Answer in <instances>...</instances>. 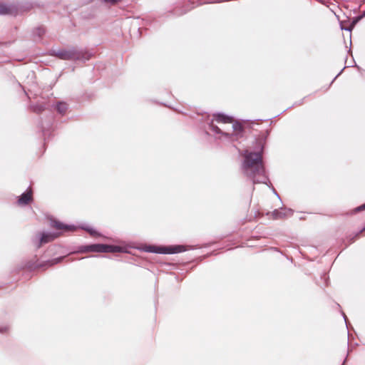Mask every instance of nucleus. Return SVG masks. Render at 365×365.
<instances>
[{
    "label": "nucleus",
    "mask_w": 365,
    "mask_h": 365,
    "mask_svg": "<svg viewBox=\"0 0 365 365\" xmlns=\"http://www.w3.org/2000/svg\"><path fill=\"white\" fill-rule=\"evenodd\" d=\"M243 156L245 161L242 167L245 173L252 178L254 183L265 182L266 177L260 153L245 150Z\"/></svg>",
    "instance_id": "1"
},
{
    "label": "nucleus",
    "mask_w": 365,
    "mask_h": 365,
    "mask_svg": "<svg viewBox=\"0 0 365 365\" xmlns=\"http://www.w3.org/2000/svg\"><path fill=\"white\" fill-rule=\"evenodd\" d=\"M56 55L63 60H88L91 55L83 51L76 49L63 50L58 51Z\"/></svg>",
    "instance_id": "2"
},
{
    "label": "nucleus",
    "mask_w": 365,
    "mask_h": 365,
    "mask_svg": "<svg viewBox=\"0 0 365 365\" xmlns=\"http://www.w3.org/2000/svg\"><path fill=\"white\" fill-rule=\"evenodd\" d=\"M147 251L150 252H157L162 254H174L185 251V248L181 245L168 246V247H155L150 246Z\"/></svg>",
    "instance_id": "3"
},
{
    "label": "nucleus",
    "mask_w": 365,
    "mask_h": 365,
    "mask_svg": "<svg viewBox=\"0 0 365 365\" xmlns=\"http://www.w3.org/2000/svg\"><path fill=\"white\" fill-rule=\"evenodd\" d=\"M87 250L96 252H123V248L119 246L97 244L88 246Z\"/></svg>",
    "instance_id": "4"
},
{
    "label": "nucleus",
    "mask_w": 365,
    "mask_h": 365,
    "mask_svg": "<svg viewBox=\"0 0 365 365\" xmlns=\"http://www.w3.org/2000/svg\"><path fill=\"white\" fill-rule=\"evenodd\" d=\"M213 118L217 123H232L231 128L233 132L238 133L242 130V125L238 123H235L230 116L219 113L214 114Z\"/></svg>",
    "instance_id": "5"
},
{
    "label": "nucleus",
    "mask_w": 365,
    "mask_h": 365,
    "mask_svg": "<svg viewBox=\"0 0 365 365\" xmlns=\"http://www.w3.org/2000/svg\"><path fill=\"white\" fill-rule=\"evenodd\" d=\"M57 235L52 234V233H43L40 237H39V245L41 246L43 244L47 243L48 242H51L55 238L57 237Z\"/></svg>",
    "instance_id": "6"
},
{
    "label": "nucleus",
    "mask_w": 365,
    "mask_h": 365,
    "mask_svg": "<svg viewBox=\"0 0 365 365\" xmlns=\"http://www.w3.org/2000/svg\"><path fill=\"white\" fill-rule=\"evenodd\" d=\"M52 226L56 227V229L64 230L66 231H73L76 230L75 227L73 226L65 225L61 222L57 221H53Z\"/></svg>",
    "instance_id": "7"
},
{
    "label": "nucleus",
    "mask_w": 365,
    "mask_h": 365,
    "mask_svg": "<svg viewBox=\"0 0 365 365\" xmlns=\"http://www.w3.org/2000/svg\"><path fill=\"white\" fill-rule=\"evenodd\" d=\"M31 200V192H27L21 195L19 199V203L21 205H25L29 203Z\"/></svg>",
    "instance_id": "8"
},
{
    "label": "nucleus",
    "mask_w": 365,
    "mask_h": 365,
    "mask_svg": "<svg viewBox=\"0 0 365 365\" xmlns=\"http://www.w3.org/2000/svg\"><path fill=\"white\" fill-rule=\"evenodd\" d=\"M10 8L5 4H0V14H7L10 12Z\"/></svg>",
    "instance_id": "9"
},
{
    "label": "nucleus",
    "mask_w": 365,
    "mask_h": 365,
    "mask_svg": "<svg viewBox=\"0 0 365 365\" xmlns=\"http://www.w3.org/2000/svg\"><path fill=\"white\" fill-rule=\"evenodd\" d=\"M57 110L60 113H64L67 110V105L61 103L57 106Z\"/></svg>",
    "instance_id": "10"
},
{
    "label": "nucleus",
    "mask_w": 365,
    "mask_h": 365,
    "mask_svg": "<svg viewBox=\"0 0 365 365\" xmlns=\"http://www.w3.org/2000/svg\"><path fill=\"white\" fill-rule=\"evenodd\" d=\"M274 215H275V217L276 218H279V217H284V216H286L288 214L286 213V212H282L281 211H278V210H275L274 212Z\"/></svg>",
    "instance_id": "11"
},
{
    "label": "nucleus",
    "mask_w": 365,
    "mask_h": 365,
    "mask_svg": "<svg viewBox=\"0 0 365 365\" xmlns=\"http://www.w3.org/2000/svg\"><path fill=\"white\" fill-rule=\"evenodd\" d=\"M210 128H211V129H212L213 131H215V132H216V133H221L220 129L217 126L213 124V122H212V123H211Z\"/></svg>",
    "instance_id": "12"
},
{
    "label": "nucleus",
    "mask_w": 365,
    "mask_h": 365,
    "mask_svg": "<svg viewBox=\"0 0 365 365\" xmlns=\"http://www.w3.org/2000/svg\"><path fill=\"white\" fill-rule=\"evenodd\" d=\"M83 229L87 230L91 235H94L95 231H93L91 228L89 227H83Z\"/></svg>",
    "instance_id": "13"
},
{
    "label": "nucleus",
    "mask_w": 365,
    "mask_h": 365,
    "mask_svg": "<svg viewBox=\"0 0 365 365\" xmlns=\"http://www.w3.org/2000/svg\"><path fill=\"white\" fill-rule=\"evenodd\" d=\"M104 1L109 4H115L118 1H120V0H104Z\"/></svg>",
    "instance_id": "14"
},
{
    "label": "nucleus",
    "mask_w": 365,
    "mask_h": 365,
    "mask_svg": "<svg viewBox=\"0 0 365 365\" xmlns=\"http://www.w3.org/2000/svg\"><path fill=\"white\" fill-rule=\"evenodd\" d=\"M61 259V258H58V259H55L54 260L55 261L54 263L58 262Z\"/></svg>",
    "instance_id": "15"
},
{
    "label": "nucleus",
    "mask_w": 365,
    "mask_h": 365,
    "mask_svg": "<svg viewBox=\"0 0 365 365\" xmlns=\"http://www.w3.org/2000/svg\"><path fill=\"white\" fill-rule=\"evenodd\" d=\"M363 207H364V208H365V205H363Z\"/></svg>",
    "instance_id": "16"
},
{
    "label": "nucleus",
    "mask_w": 365,
    "mask_h": 365,
    "mask_svg": "<svg viewBox=\"0 0 365 365\" xmlns=\"http://www.w3.org/2000/svg\"><path fill=\"white\" fill-rule=\"evenodd\" d=\"M364 230H365V227H364Z\"/></svg>",
    "instance_id": "17"
}]
</instances>
